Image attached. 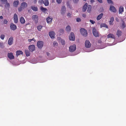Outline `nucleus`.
<instances>
[{
    "label": "nucleus",
    "mask_w": 126,
    "mask_h": 126,
    "mask_svg": "<svg viewBox=\"0 0 126 126\" xmlns=\"http://www.w3.org/2000/svg\"><path fill=\"white\" fill-rule=\"evenodd\" d=\"M46 54L47 55V56H48L50 55V54L47 52L46 53Z\"/></svg>",
    "instance_id": "obj_54"
},
{
    "label": "nucleus",
    "mask_w": 126,
    "mask_h": 126,
    "mask_svg": "<svg viewBox=\"0 0 126 126\" xmlns=\"http://www.w3.org/2000/svg\"><path fill=\"white\" fill-rule=\"evenodd\" d=\"M124 12V8L123 6H121L120 7L119 10V14L121 13L122 12Z\"/></svg>",
    "instance_id": "obj_25"
},
{
    "label": "nucleus",
    "mask_w": 126,
    "mask_h": 126,
    "mask_svg": "<svg viewBox=\"0 0 126 126\" xmlns=\"http://www.w3.org/2000/svg\"><path fill=\"white\" fill-rule=\"evenodd\" d=\"M70 8H71V9H72V7H70Z\"/></svg>",
    "instance_id": "obj_59"
},
{
    "label": "nucleus",
    "mask_w": 126,
    "mask_h": 126,
    "mask_svg": "<svg viewBox=\"0 0 126 126\" xmlns=\"http://www.w3.org/2000/svg\"><path fill=\"white\" fill-rule=\"evenodd\" d=\"M62 0H56L58 4L61 3L62 2Z\"/></svg>",
    "instance_id": "obj_44"
},
{
    "label": "nucleus",
    "mask_w": 126,
    "mask_h": 126,
    "mask_svg": "<svg viewBox=\"0 0 126 126\" xmlns=\"http://www.w3.org/2000/svg\"><path fill=\"white\" fill-rule=\"evenodd\" d=\"M20 21L21 23L24 24L25 23V20L23 17H21L20 18Z\"/></svg>",
    "instance_id": "obj_28"
},
{
    "label": "nucleus",
    "mask_w": 126,
    "mask_h": 126,
    "mask_svg": "<svg viewBox=\"0 0 126 126\" xmlns=\"http://www.w3.org/2000/svg\"><path fill=\"white\" fill-rule=\"evenodd\" d=\"M2 2V3H5L7 2V0H0Z\"/></svg>",
    "instance_id": "obj_46"
},
{
    "label": "nucleus",
    "mask_w": 126,
    "mask_h": 126,
    "mask_svg": "<svg viewBox=\"0 0 126 126\" xmlns=\"http://www.w3.org/2000/svg\"><path fill=\"white\" fill-rule=\"evenodd\" d=\"M82 16L83 17L85 18L86 17V15L85 14H82Z\"/></svg>",
    "instance_id": "obj_50"
},
{
    "label": "nucleus",
    "mask_w": 126,
    "mask_h": 126,
    "mask_svg": "<svg viewBox=\"0 0 126 126\" xmlns=\"http://www.w3.org/2000/svg\"><path fill=\"white\" fill-rule=\"evenodd\" d=\"M126 27V25L124 21L123 20L122 21V25L121 26V27L123 29H124Z\"/></svg>",
    "instance_id": "obj_30"
},
{
    "label": "nucleus",
    "mask_w": 126,
    "mask_h": 126,
    "mask_svg": "<svg viewBox=\"0 0 126 126\" xmlns=\"http://www.w3.org/2000/svg\"><path fill=\"white\" fill-rule=\"evenodd\" d=\"M49 35L51 38H54L55 37V33L53 31L50 32L49 33Z\"/></svg>",
    "instance_id": "obj_12"
},
{
    "label": "nucleus",
    "mask_w": 126,
    "mask_h": 126,
    "mask_svg": "<svg viewBox=\"0 0 126 126\" xmlns=\"http://www.w3.org/2000/svg\"><path fill=\"white\" fill-rule=\"evenodd\" d=\"M53 44L54 46H57L58 45V44L56 42L54 41V42L53 43Z\"/></svg>",
    "instance_id": "obj_42"
},
{
    "label": "nucleus",
    "mask_w": 126,
    "mask_h": 126,
    "mask_svg": "<svg viewBox=\"0 0 126 126\" xmlns=\"http://www.w3.org/2000/svg\"><path fill=\"white\" fill-rule=\"evenodd\" d=\"M14 22L15 23H16L18 22V17L17 15L15 14L14 15Z\"/></svg>",
    "instance_id": "obj_15"
},
{
    "label": "nucleus",
    "mask_w": 126,
    "mask_h": 126,
    "mask_svg": "<svg viewBox=\"0 0 126 126\" xmlns=\"http://www.w3.org/2000/svg\"><path fill=\"white\" fill-rule=\"evenodd\" d=\"M60 32H64L63 30L62 29L60 30Z\"/></svg>",
    "instance_id": "obj_55"
},
{
    "label": "nucleus",
    "mask_w": 126,
    "mask_h": 126,
    "mask_svg": "<svg viewBox=\"0 0 126 126\" xmlns=\"http://www.w3.org/2000/svg\"><path fill=\"white\" fill-rule=\"evenodd\" d=\"M8 22V21L4 19L3 22V23L4 24H6Z\"/></svg>",
    "instance_id": "obj_48"
},
{
    "label": "nucleus",
    "mask_w": 126,
    "mask_h": 126,
    "mask_svg": "<svg viewBox=\"0 0 126 126\" xmlns=\"http://www.w3.org/2000/svg\"><path fill=\"white\" fill-rule=\"evenodd\" d=\"M8 57L10 60H12L14 59V56L13 55V53H8Z\"/></svg>",
    "instance_id": "obj_13"
},
{
    "label": "nucleus",
    "mask_w": 126,
    "mask_h": 126,
    "mask_svg": "<svg viewBox=\"0 0 126 126\" xmlns=\"http://www.w3.org/2000/svg\"><path fill=\"white\" fill-rule=\"evenodd\" d=\"M94 1V0H91V3H93Z\"/></svg>",
    "instance_id": "obj_57"
},
{
    "label": "nucleus",
    "mask_w": 126,
    "mask_h": 126,
    "mask_svg": "<svg viewBox=\"0 0 126 126\" xmlns=\"http://www.w3.org/2000/svg\"><path fill=\"white\" fill-rule=\"evenodd\" d=\"M23 54V52L21 50H17L16 51V55L17 57L20 54Z\"/></svg>",
    "instance_id": "obj_20"
},
{
    "label": "nucleus",
    "mask_w": 126,
    "mask_h": 126,
    "mask_svg": "<svg viewBox=\"0 0 126 126\" xmlns=\"http://www.w3.org/2000/svg\"><path fill=\"white\" fill-rule=\"evenodd\" d=\"M70 40L74 41L75 39V35L74 33L71 32L69 36Z\"/></svg>",
    "instance_id": "obj_5"
},
{
    "label": "nucleus",
    "mask_w": 126,
    "mask_h": 126,
    "mask_svg": "<svg viewBox=\"0 0 126 126\" xmlns=\"http://www.w3.org/2000/svg\"><path fill=\"white\" fill-rule=\"evenodd\" d=\"M61 43L63 45H64L65 43L64 40H62L61 41Z\"/></svg>",
    "instance_id": "obj_40"
},
{
    "label": "nucleus",
    "mask_w": 126,
    "mask_h": 126,
    "mask_svg": "<svg viewBox=\"0 0 126 126\" xmlns=\"http://www.w3.org/2000/svg\"><path fill=\"white\" fill-rule=\"evenodd\" d=\"M80 32L81 34L83 36L86 37L87 35V32L85 29L82 28L80 30Z\"/></svg>",
    "instance_id": "obj_2"
},
{
    "label": "nucleus",
    "mask_w": 126,
    "mask_h": 126,
    "mask_svg": "<svg viewBox=\"0 0 126 126\" xmlns=\"http://www.w3.org/2000/svg\"><path fill=\"white\" fill-rule=\"evenodd\" d=\"M66 8L65 6H63L61 8V14L63 15L66 12Z\"/></svg>",
    "instance_id": "obj_8"
},
{
    "label": "nucleus",
    "mask_w": 126,
    "mask_h": 126,
    "mask_svg": "<svg viewBox=\"0 0 126 126\" xmlns=\"http://www.w3.org/2000/svg\"><path fill=\"white\" fill-rule=\"evenodd\" d=\"M91 46V44L90 41L88 40H86L85 42V46L87 48H90Z\"/></svg>",
    "instance_id": "obj_6"
},
{
    "label": "nucleus",
    "mask_w": 126,
    "mask_h": 126,
    "mask_svg": "<svg viewBox=\"0 0 126 126\" xmlns=\"http://www.w3.org/2000/svg\"><path fill=\"white\" fill-rule=\"evenodd\" d=\"M43 42L42 41H38L37 43V47L39 48H41L43 47Z\"/></svg>",
    "instance_id": "obj_7"
},
{
    "label": "nucleus",
    "mask_w": 126,
    "mask_h": 126,
    "mask_svg": "<svg viewBox=\"0 0 126 126\" xmlns=\"http://www.w3.org/2000/svg\"><path fill=\"white\" fill-rule=\"evenodd\" d=\"M92 32L93 35L95 37L99 36V33L97 31L95 28L93 29Z\"/></svg>",
    "instance_id": "obj_4"
},
{
    "label": "nucleus",
    "mask_w": 126,
    "mask_h": 126,
    "mask_svg": "<svg viewBox=\"0 0 126 126\" xmlns=\"http://www.w3.org/2000/svg\"><path fill=\"white\" fill-rule=\"evenodd\" d=\"M116 20L117 21V19H116Z\"/></svg>",
    "instance_id": "obj_61"
},
{
    "label": "nucleus",
    "mask_w": 126,
    "mask_h": 126,
    "mask_svg": "<svg viewBox=\"0 0 126 126\" xmlns=\"http://www.w3.org/2000/svg\"><path fill=\"white\" fill-rule=\"evenodd\" d=\"M37 0H33L34 2L36 3L37 2Z\"/></svg>",
    "instance_id": "obj_58"
},
{
    "label": "nucleus",
    "mask_w": 126,
    "mask_h": 126,
    "mask_svg": "<svg viewBox=\"0 0 126 126\" xmlns=\"http://www.w3.org/2000/svg\"><path fill=\"white\" fill-rule=\"evenodd\" d=\"M88 4L87 3H86L83 6L82 9V11L83 12H85L86 10Z\"/></svg>",
    "instance_id": "obj_17"
},
{
    "label": "nucleus",
    "mask_w": 126,
    "mask_h": 126,
    "mask_svg": "<svg viewBox=\"0 0 126 126\" xmlns=\"http://www.w3.org/2000/svg\"><path fill=\"white\" fill-rule=\"evenodd\" d=\"M66 30L67 32H69L71 30V28L70 26L68 25L67 26L66 28Z\"/></svg>",
    "instance_id": "obj_33"
},
{
    "label": "nucleus",
    "mask_w": 126,
    "mask_h": 126,
    "mask_svg": "<svg viewBox=\"0 0 126 126\" xmlns=\"http://www.w3.org/2000/svg\"><path fill=\"white\" fill-rule=\"evenodd\" d=\"M114 20V18L113 17H112L110 18L109 21V24L110 25H112L113 24L112 23Z\"/></svg>",
    "instance_id": "obj_26"
},
{
    "label": "nucleus",
    "mask_w": 126,
    "mask_h": 126,
    "mask_svg": "<svg viewBox=\"0 0 126 126\" xmlns=\"http://www.w3.org/2000/svg\"><path fill=\"white\" fill-rule=\"evenodd\" d=\"M45 6H47L49 5V1L48 0H44L43 3Z\"/></svg>",
    "instance_id": "obj_27"
},
{
    "label": "nucleus",
    "mask_w": 126,
    "mask_h": 126,
    "mask_svg": "<svg viewBox=\"0 0 126 126\" xmlns=\"http://www.w3.org/2000/svg\"><path fill=\"white\" fill-rule=\"evenodd\" d=\"M29 49L30 51L32 52L35 49V46L34 45H30L29 47Z\"/></svg>",
    "instance_id": "obj_10"
},
{
    "label": "nucleus",
    "mask_w": 126,
    "mask_h": 126,
    "mask_svg": "<svg viewBox=\"0 0 126 126\" xmlns=\"http://www.w3.org/2000/svg\"><path fill=\"white\" fill-rule=\"evenodd\" d=\"M31 8L33 11H37L38 10L37 7H35L34 6H31Z\"/></svg>",
    "instance_id": "obj_24"
},
{
    "label": "nucleus",
    "mask_w": 126,
    "mask_h": 126,
    "mask_svg": "<svg viewBox=\"0 0 126 126\" xmlns=\"http://www.w3.org/2000/svg\"><path fill=\"white\" fill-rule=\"evenodd\" d=\"M25 53L27 56H28L30 55V51L28 50H25Z\"/></svg>",
    "instance_id": "obj_31"
},
{
    "label": "nucleus",
    "mask_w": 126,
    "mask_h": 126,
    "mask_svg": "<svg viewBox=\"0 0 126 126\" xmlns=\"http://www.w3.org/2000/svg\"><path fill=\"white\" fill-rule=\"evenodd\" d=\"M103 15L104 14L103 13H101L98 15L96 18L97 20H99L100 19L103 17Z\"/></svg>",
    "instance_id": "obj_19"
},
{
    "label": "nucleus",
    "mask_w": 126,
    "mask_h": 126,
    "mask_svg": "<svg viewBox=\"0 0 126 126\" xmlns=\"http://www.w3.org/2000/svg\"><path fill=\"white\" fill-rule=\"evenodd\" d=\"M116 20L117 21V19H116Z\"/></svg>",
    "instance_id": "obj_60"
},
{
    "label": "nucleus",
    "mask_w": 126,
    "mask_h": 126,
    "mask_svg": "<svg viewBox=\"0 0 126 126\" xmlns=\"http://www.w3.org/2000/svg\"><path fill=\"white\" fill-rule=\"evenodd\" d=\"M44 1L43 0H39L38 3L40 4H42L43 3Z\"/></svg>",
    "instance_id": "obj_41"
},
{
    "label": "nucleus",
    "mask_w": 126,
    "mask_h": 126,
    "mask_svg": "<svg viewBox=\"0 0 126 126\" xmlns=\"http://www.w3.org/2000/svg\"><path fill=\"white\" fill-rule=\"evenodd\" d=\"M107 2L109 3H111L112 4H113V2L111 0H107Z\"/></svg>",
    "instance_id": "obj_37"
},
{
    "label": "nucleus",
    "mask_w": 126,
    "mask_h": 126,
    "mask_svg": "<svg viewBox=\"0 0 126 126\" xmlns=\"http://www.w3.org/2000/svg\"><path fill=\"white\" fill-rule=\"evenodd\" d=\"M122 32L121 31L119 30H118L117 31L116 34L118 37H119L121 35Z\"/></svg>",
    "instance_id": "obj_21"
},
{
    "label": "nucleus",
    "mask_w": 126,
    "mask_h": 126,
    "mask_svg": "<svg viewBox=\"0 0 126 126\" xmlns=\"http://www.w3.org/2000/svg\"><path fill=\"white\" fill-rule=\"evenodd\" d=\"M79 0H73V1L75 3H77Z\"/></svg>",
    "instance_id": "obj_51"
},
{
    "label": "nucleus",
    "mask_w": 126,
    "mask_h": 126,
    "mask_svg": "<svg viewBox=\"0 0 126 126\" xmlns=\"http://www.w3.org/2000/svg\"><path fill=\"white\" fill-rule=\"evenodd\" d=\"M98 42L99 43H101L102 42L100 40H98Z\"/></svg>",
    "instance_id": "obj_52"
},
{
    "label": "nucleus",
    "mask_w": 126,
    "mask_h": 126,
    "mask_svg": "<svg viewBox=\"0 0 126 126\" xmlns=\"http://www.w3.org/2000/svg\"><path fill=\"white\" fill-rule=\"evenodd\" d=\"M13 37H12L11 36L10 37L8 40V44L10 45H12L13 42Z\"/></svg>",
    "instance_id": "obj_14"
},
{
    "label": "nucleus",
    "mask_w": 126,
    "mask_h": 126,
    "mask_svg": "<svg viewBox=\"0 0 126 126\" xmlns=\"http://www.w3.org/2000/svg\"><path fill=\"white\" fill-rule=\"evenodd\" d=\"M88 8L87 11L89 13H90L91 11V5H89L87 6Z\"/></svg>",
    "instance_id": "obj_29"
},
{
    "label": "nucleus",
    "mask_w": 126,
    "mask_h": 126,
    "mask_svg": "<svg viewBox=\"0 0 126 126\" xmlns=\"http://www.w3.org/2000/svg\"><path fill=\"white\" fill-rule=\"evenodd\" d=\"M41 10L43 12H45L47 11V8H44L42 6H41L40 7Z\"/></svg>",
    "instance_id": "obj_32"
},
{
    "label": "nucleus",
    "mask_w": 126,
    "mask_h": 126,
    "mask_svg": "<svg viewBox=\"0 0 126 126\" xmlns=\"http://www.w3.org/2000/svg\"><path fill=\"white\" fill-rule=\"evenodd\" d=\"M10 28L11 30L15 31L17 27L16 25L13 23H11L10 24Z\"/></svg>",
    "instance_id": "obj_9"
},
{
    "label": "nucleus",
    "mask_w": 126,
    "mask_h": 126,
    "mask_svg": "<svg viewBox=\"0 0 126 126\" xmlns=\"http://www.w3.org/2000/svg\"><path fill=\"white\" fill-rule=\"evenodd\" d=\"M32 19L33 20L37 21L38 19V16L36 15H34L32 16Z\"/></svg>",
    "instance_id": "obj_23"
},
{
    "label": "nucleus",
    "mask_w": 126,
    "mask_h": 126,
    "mask_svg": "<svg viewBox=\"0 0 126 126\" xmlns=\"http://www.w3.org/2000/svg\"><path fill=\"white\" fill-rule=\"evenodd\" d=\"M5 37V35L4 34H1L0 36V37L1 38V39H4Z\"/></svg>",
    "instance_id": "obj_39"
},
{
    "label": "nucleus",
    "mask_w": 126,
    "mask_h": 126,
    "mask_svg": "<svg viewBox=\"0 0 126 126\" xmlns=\"http://www.w3.org/2000/svg\"><path fill=\"white\" fill-rule=\"evenodd\" d=\"M84 0L86 1V0Z\"/></svg>",
    "instance_id": "obj_62"
},
{
    "label": "nucleus",
    "mask_w": 126,
    "mask_h": 126,
    "mask_svg": "<svg viewBox=\"0 0 126 126\" xmlns=\"http://www.w3.org/2000/svg\"><path fill=\"white\" fill-rule=\"evenodd\" d=\"M53 18L52 17H48L46 19V20L47 22L48 23H51L52 22Z\"/></svg>",
    "instance_id": "obj_16"
},
{
    "label": "nucleus",
    "mask_w": 126,
    "mask_h": 126,
    "mask_svg": "<svg viewBox=\"0 0 126 126\" xmlns=\"http://www.w3.org/2000/svg\"><path fill=\"white\" fill-rule=\"evenodd\" d=\"M3 17L2 16H0V19H3Z\"/></svg>",
    "instance_id": "obj_56"
},
{
    "label": "nucleus",
    "mask_w": 126,
    "mask_h": 126,
    "mask_svg": "<svg viewBox=\"0 0 126 126\" xmlns=\"http://www.w3.org/2000/svg\"><path fill=\"white\" fill-rule=\"evenodd\" d=\"M97 0L100 3H102L103 2L102 0Z\"/></svg>",
    "instance_id": "obj_53"
},
{
    "label": "nucleus",
    "mask_w": 126,
    "mask_h": 126,
    "mask_svg": "<svg viewBox=\"0 0 126 126\" xmlns=\"http://www.w3.org/2000/svg\"><path fill=\"white\" fill-rule=\"evenodd\" d=\"M27 6V3L24 2L22 3L20 5V6L18 9V11H21L23 9L25 8Z\"/></svg>",
    "instance_id": "obj_1"
},
{
    "label": "nucleus",
    "mask_w": 126,
    "mask_h": 126,
    "mask_svg": "<svg viewBox=\"0 0 126 126\" xmlns=\"http://www.w3.org/2000/svg\"><path fill=\"white\" fill-rule=\"evenodd\" d=\"M110 10L111 11L114 13H116L117 12V10L115 7L112 5L110 6Z\"/></svg>",
    "instance_id": "obj_11"
},
{
    "label": "nucleus",
    "mask_w": 126,
    "mask_h": 126,
    "mask_svg": "<svg viewBox=\"0 0 126 126\" xmlns=\"http://www.w3.org/2000/svg\"><path fill=\"white\" fill-rule=\"evenodd\" d=\"M108 38H111L113 39H115V37L114 34L112 33H110L107 36Z\"/></svg>",
    "instance_id": "obj_18"
},
{
    "label": "nucleus",
    "mask_w": 126,
    "mask_h": 126,
    "mask_svg": "<svg viewBox=\"0 0 126 126\" xmlns=\"http://www.w3.org/2000/svg\"><path fill=\"white\" fill-rule=\"evenodd\" d=\"M71 15L70 13H68L67 14V16L69 17H71Z\"/></svg>",
    "instance_id": "obj_47"
},
{
    "label": "nucleus",
    "mask_w": 126,
    "mask_h": 126,
    "mask_svg": "<svg viewBox=\"0 0 126 126\" xmlns=\"http://www.w3.org/2000/svg\"><path fill=\"white\" fill-rule=\"evenodd\" d=\"M33 40L34 42H35L36 41L34 39V38H33L32 39H29L28 40V41L29 42H31Z\"/></svg>",
    "instance_id": "obj_38"
},
{
    "label": "nucleus",
    "mask_w": 126,
    "mask_h": 126,
    "mask_svg": "<svg viewBox=\"0 0 126 126\" xmlns=\"http://www.w3.org/2000/svg\"><path fill=\"white\" fill-rule=\"evenodd\" d=\"M42 26L39 25L37 27V29L39 31H40L41 30V28L43 27Z\"/></svg>",
    "instance_id": "obj_35"
},
{
    "label": "nucleus",
    "mask_w": 126,
    "mask_h": 126,
    "mask_svg": "<svg viewBox=\"0 0 126 126\" xmlns=\"http://www.w3.org/2000/svg\"><path fill=\"white\" fill-rule=\"evenodd\" d=\"M76 48V46L74 44L70 46L69 47V50L71 52H74Z\"/></svg>",
    "instance_id": "obj_3"
},
{
    "label": "nucleus",
    "mask_w": 126,
    "mask_h": 126,
    "mask_svg": "<svg viewBox=\"0 0 126 126\" xmlns=\"http://www.w3.org/2000/svg\"><path fill=\"white\" fill-rule=\"evenodd\" d=\"M101 27H106V28H108V27L107 25L105 23H103L102 24H101Z\"/></svg>",
    "instance_id": "obj_34"
},
{
    "label": "nucleus",
    "mask_w": 126,
    "mask_h": 126,
    "mask_svg": "<svg viewBox=\"0 0 126 126\" xmlns=\"http://www.w3.org/2000/svg\"><path fill=\"white\" fill-rule=\"evenodd\" d=\"M77 21L78 22H80L81 21V19L80 18H78L77 19Z\"/></svg>",
    "instance_id": "obj_49"
},
{
    "label": "nucleus",
    "mask_w": 126,
    "mask_h": 126,
    "mask_svg": "<svg viewBox=\"0 0 126 126\" xmlns=\"http://www.w3.org/2000/svg\"><path fill=\"white\" fill-rule=\"evenodd\" d=\"M5 6L6 7H10L9 3L7 2L6 3Z\"/></svg>",
    "instance_id": "obj_36"
},
{
    "label": "nucleus",
    "mask_w": 126,
    "mask_h": 126,
    "mask_svg": "<svg viewBox=\"0 0 126 126\" xmlns=\"http://www.w3.org/2000/svg\"><path fill=\"white\" fill-rule=\"evenodd\" d=\"M19 4V1L18 0H16L14 1L13 3V5L15 7H17Z\"/></svg>",
    "instance_id": "obj_22"
},
{
    "label": "nucleus",
    "mask_w": 126,
    "mask_h": 126,
    "mask_svg": "<svg viewBox=\"0 0 126 126\" xmlns=\"http://www.w3.org/2000/svg\"><path fill=\"white\" fill-rule=\"evenodd\" d=\"M0 47L1 48H3V42L0 43Z\"/></svg>",
    "instance_id": "obj_45"
},
{
    "label": "nucleus",
    "mask_w": 126,
    "mask_h": 126,
    "mask_svg": "<svg viewBox=\"0 0 126 126\" xmlns=\"http://www.w3.org/2000/svg\"><path fill=\"white\" fill-rule=\"evenodd\" d=\"M90 21L92 24H94L95 23L94 21L92 20H90Z\"/></svg>",
    "instance_id": "obj_43"
}]
</instances>
